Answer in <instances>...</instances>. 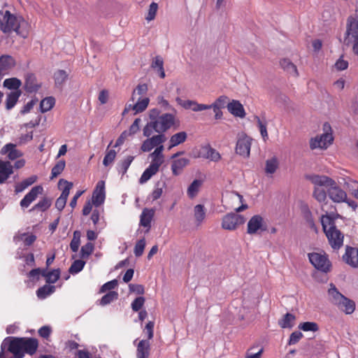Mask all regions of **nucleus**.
<instances>
[{"label": "nucleus", "instance_id": "4c0bfd02", "mask_svg": "<svg viewBox=\"0 0 358 358\" xmlns=\"http://www.w3.org/2000/svg\"><path fill=\"white\" fill-rule=\"evenodd\" d=\"M55 100L52 96H48L43 100L40 103V110L41 113H45L51 110L55 106Z\"/></svg>", "mask_w": 358, "mask_h": 358}, {"label": "nucleus", "instance_id": "9d476101", "mask_svg": "<svg viewBox=\"0 0 358 358\" xmlns=\"http://www.w3.org/2000/svg\"><path fill=\"white\" fill-rule=\"evenodd\" d=\"M345 34L344 41L347 45L358 40V17L348 18Z\"/></svg>", "mask_w": 358, "mask_h": 358}, {"label": "nucleus", "instance_id": "0e129e2a", "mask_svg": "<svg viewBox=\"0 0 358 358\" xmlns=\"http://www.w3.org/2000/svg\"><path fill=\"white\" fill-rule=\"evenodd\" d=\"M157 9H158V4L157 3L152 2L150 5L148 13L146 17V20L148 21H151L155 19Z\"/></svg>", "mask_w": 358, "mask_h": 358}, {"label": "nucleus", "instance_id": "cd10ccee", "mask_svg": "<svg viewBox=\"0 0 358 358\" xmlns=\"http://www.w3.org/2000/svg\"><path fill=\"white\" fill-rule=\"evenodd\" d=\"M206 210L203 205L197 204L194 208V217L197 226H199L205 220Z\"/></svg>", "mask_w": 358, "mask_h": 358}, {"label": "nucleus", "instance_id": "39448f33", "mask_svg": "<svg viewBox=\"0 0 358 358\" xmlns=\"http://www.w3.org/2000/svg\"><path fill=\"white\" fill-rule=\"evenodd\" d=\"M23 338L17 337L6 338L1 345L0 358H6L4 355V350L8 347V350L13 355L10 358H23Z\"/></svg>", "mask_w": 358, "mask_h": 358}, {"label": "nucleus", "instance_id": "13d9d810", "mask_svg": "<svg viewBox=\"0 0 358 358\" xmlns=\"http://www.w3.org/2000/svg\"><path fill=\"white\" fill-rule=\"evenodd\" d=\"M145 247V240L144 238L138 241L134 247L135 256L141 257L143 253Z\"/></svg>", "mask_w": 358, "mask_h": 358}, {"label": "nucleus", "instance_id": "393cba45", "mask_svg": "<svg viewBox=\"0 0 358 358\" xmlns=\"http://www.w3.org/2000/svg\"><path fill=\"white\" fill-rule=\"evenodd\" d=\"M336 306L338 309L348 315L352 313L355 310V303L345 296L336 305Z\"/></svg>", "mask_w": 358, "mask_h": 358}, {"label": "nucleus", "instance_id": "7ed1b4c3", "mask_svg": "<svg viewBox=\"0 0 358 358\" xmlns=\"http://www.w3.org/2000/svg\"><path fill=\"white\" fill-rule=\"evenodd\" d=\"M306 178L314 185L324 186L327 189L329 199L335 203L347 202V194L335 180L326 176L316 174L307 175Z\"/></svg>", "mask_w": 358, "mask_h": 358}, {"label": "nucleus", "instance_id": "052dcab7", "mask_svg": "<svg viewBox=\"0 0 358 358\" xmlns=\"http://www.w3.org/2000/svg\"><path fill=\"white\" fill-rule=\"evenodd\" d=\"M145 303V298L143 296H138L131 303V308L134 312L139 311Z\"/></svg>", "mask_w": 358, "mask_h": 358}, {"label": "nucleus", "instance_id": "5701e85b", "mask_svg": "<svg viewBox=\"0 0 358 358\" xmlns=\"http://www.w3.org/2000/svg\"><path fill=\"white\" fill-rule=\"evenodd\" d=\"M150 344L149 341L141 340L137 345L136 357L148 358L150 356Z\"/></svg>", "mask_w": 358, "mask_h": 358}, {"label": "nucleus", "instance_id": "a18cd8bd", "mask_svg": "<svg viewBox=\"0 0 358 358\" xmlns=\"http://www.w3.org/2000/svg\"><path fill=\"white\" fill-rule=\"evenodd\" d=\"M36 180V178H28L15 185V192L17 194L24 191L29 186L31 185Z\"/></svg>", "mask_w": 358, "mask_h": 358}, {"label": "nucleus", "instance_id": "e433bc0d", "mask_svg": "<svg viewBox=\"0 0 358 358\" xmlns=\"http://www.w3.org/2000/svg\"><path fill=\"white\" fill-rule=\"evenodd\" d=\"M322 186L315 185L313 190V197L320 203L324 202L327 199V190L322 188Z\"/></svg>", "mask_w": 358, "mask_h": 358}, {"label": "nucleus", "instance_id": "aec40b11", "mask_svg": "<svg viewBox=\"0 0 358 358\" xmlns=\"http://www.w3.org/2000/svg\"><path fill=\"white\" fill-rule=\"evenodd\" d=\"M1 155H7L10 160H15L22 156V152L16 149V145L13 143L5 145L1 150Z\"/></svg>", "mask_w": 358, "mask_h": 358}, {"label": "nucleus", "instance_id": "6e6552de", "mask_svg": "<svg viewBox=\"0 0 358 358\" xmlns=\"http://www.w3.org/2000/svg\"><path fill=\"white\" fill-rule=\"evenodd\" d=\"M308 258L310 262L315 268L323 272L329 271L331 264L326 256L317 252H313L308 254Z\"/></svg>", "mask_w": 358, "mask_h": 358}, {"label": "nucleus", "instance_id": "f704fd0d", "mask_svg": "<svg viewBox=\"0 0 358 358\" xmlns=\"http://www.w3.org/2000/svg\"><path fill=\"white\" fill-rule=\"evenodd\" d=\"M295 319L296 317L293 314L287 313L283 316L282 320H279L278 324L283 329H291L294 326Z\"/></svg>", "mask_w": 358, "mask_h": 358}, {"label": "nucleus", "instance_id": "c9c22d12", "mask_svg": "<svg viewBox=\"0 0 358 358\" xmlns=\"http://www.w3.org/2000/svg\"><path fill=\"white\" fill-rule=\"evenodd\" d=\"M202 185V181L201 180H194L188 187L187 188V195L190 199H193L195 197L198 192H199V189Z\"/></svg>", "mask_w": 358, "mask_h": 358}, {"label": "nucleus", "instance_id": "0eeeda50", "mask_svg": "<svg viewBox=\"0 0 358 358\" xmlns=\"http://www.w3.org/2000/svg\"><path fill=\"white\" fill-rule=\"evenodd\" d=\"M245 222L243 215L236 213H230L225 215L222 220V227L224 229L234 231Z\"/></svg>", "mask_w": 358, "mask_h": 358}, {"label": "nucleus", "instance_id": "a878e982", "mask_svg": "<svg viewBox=\"0 0 358 358\" xmlns=\"http://www.w3.org/2000/svg\"><path fill=\"white\" fill-rule=\"evenodd\" d=\"M328 296L329 300L336 306L345 298V296L339 292L336 286L332 283L330 284V287L328 289Z\"/></svg>", "mask_w": 358, "mask_h": 358}, {"label": "nucleus", "instance_id": "680f3d73", "mask_svg": "<svg viewBox=\"0 0 358 358\" xmlns=\"http://www.w3.org/2000/svg\"><path fill=\"white\" fill-rule=\"evenodd\" d=\"M154 326L155 323L152 321H149L143 330V333L147 335L148 340L149 341L153 338L154 336Z\"/></svg>", "mask_w": 358, "mask_h": 358}, {"label": "nucleus", "instance_id": "f257e3e1", "mask_svg": "<svg viewBox=\"0 0 358 358\" xmlns=\"http://www.w3.org/2000/svg\"><path fill=\"white\" fill-rule=\"evenodd\" d=\"M150 121L143 128V136H151L154 132L164 134L175 124L176 115L173 113H163L158 108L151 109L149 112Z\"/></svg>", "mask_w": 358, "mask_h": 358}, {"label": "nucleus", "instance_id": "2f4dec72", "mask_svg": "<svg viewBox=\"0 0 358 358\" xmlns=\"http://www.w3.org/2000/svg\"><path fill=\"white\" fill-rule=\"evenodd\" d=\"M186 139L187 134L185 131H180L173 135L169 140L170 145L169 149L170 150L172 148L178 145L179 144L182 143L185 141Z\"/></svg>", "mask_w": 358, "mask_h": 358}, {"label": "nucleus", "instance_id": "f8f14e48", "mask_svg": "<svg viewBox=\"0 0 358 358\" xmlns=\"http://www.w3.org/2000/svg\"><path fill=\"white\" fill-rule=\"evenodd\" d=\"M259 230H266V226L264 224L263 217L259 215L252 216L248 222L247 233L249 234H255Z\"/></svg>", "mask_w": 358, "mask_h": 358}, {"label": "nucleus", "instance_id": "c85d7f7f", "mask_svg": "<svg viewBox=\"0 0 358 358\" xmlns=\"http://www.w3.org/2000/svg\"><path fill=\"white\" fill-rule=\"evenodd\" d=\"M202 156L213 162H217L221 158L220 153L210 146H205L202 148Z\"/></svg>", "mask_w": 358, "mask_h": 358}, {"label": "nucleus", "instance_id": "de8ad7c7", "mask_svg": "<svg viewBox=\"0 0 358 358\" xmlns=\"http://www.w3.org/2000/svg\"><path fill=\"white\" fill-rule=\"evenodd\" d=\"M65 165L66 162L63 159L57 162V163L52 169L50 178L53 179L60 175L64 171Z\"/></svg>", "mask_w": 358, "mask_h": 358}, {"label": "nucleus", "instance_id": "338daca9", "mask_svg": "<svg viewBox=\"0 0 358 358\" xmlns=\"http://www.w3.org/2000/svg\"><path fill=\"white\" fill-rule=\"evenodd\" d=\"M302 337L303 334L301 331H296L292 332L289 336L288 345H292L297 343Z\"/></svg>", "mask_w": 358, "mask_h": 358}, {"label": "nucleus", "instance_id": "58836bf2", "mask_svg": "<svg viewBox=\"0 0 358 358\" xmlns=\"http://www.w3.org/2000/svg\"><path fill=\"white\" fill-rule=\"evenodd\" d=\"M150 102V99L147 97L139 99L137 102L132 106V110H135L134 114L144 111Z\"/></svg>", "mask_w": 358, "mask_h": 358}, {"label": "nucleus", "instance_id": "2eb2a0df", "mask_svg": "<svg viewBox=\"0 0 358 358\" xmlns=\"http://www.w3.org/2000/svg\"><path fill=\"white\" fill-rule=\"evenodd\" d=\"M43 188L41 185H37L31 189V190L20 201V206L22 208H27L36 199L39 194L43 193Z\"/></svg>", "mask_w": 358, "mask_h": 358}, {"label": "nucleus", "instance_id": "774afa93", "mask_svg": "<svg viewBox=\"0 0 358 358\" xmlns=\"http://www.w3.org/2000/svg\"><path fill=\"white\" fill-rule=\"evenodd\" d=\"M151 67L154 69H157V70L164 68V60L162 57L159 55L154 57L151 64Z\"/></svg>", "mask_w": 358, "mask_h": 358}, {"label": "nucleus", "instance_id": "f3484780", "mask_svg": "<svg viewBox=\"0 0 358 358\" xmlns=\"http://www.w3.org/2000/svg\"><path fill=\"white\" fill-rule=\"evenodd\" d=\"M41 87V84L37 82L36 78L33 73L26 76L24 87L27 93L36 92Z\"/></svg>", "mask_w": 358, "mask_h": 358}, {"label": "nucleus", "instance_id": "20e7f679", "mask_svg": "<svg viewBox=\"0 0 358 358\" xmlns=\"http://www.w3.org/2000/svg\"><path fill=\"white\" fill-rule=\"evenodd\" d=\"M338 214H326L322 216L321 223L331 247L334 250L340 249L343 245V234L337 229L336 220Z\"/></svg>", "mask_w": 358, "mask_h": 358}, {"label": "nucleus", "instance_id": "a211bd4d", "mask_svg": "<svg viewBox=\"0 0 358 358\" xmlns=\"http://www.w3.org/2000/svg\"><path fill=\"white\" fill-rule=\"evenodd\" d=\"M155 215V210L152 208H144L140 216V225L147 228L148 232L151 228V222Z\"/></svg>", "mask_w": 358, "mask_h": 358}, {"label": "nucleus", "instance_id": "473e14b6", "mask_svg": "<svg viewBox=\"0 0 358 358\" xmlns=\"http://www.w3.org/2000/svg\"><path fill=\"white\" fill-rule=\"evenodd\" d=\"M52 204V200L48 197H44L41 199L36 204H35L30 210L29 212L35 210H40L42 212L48 209Z\"/></svg>", "mask_w": 358, "mask_h": 358}, {"label": "nucleus", "instance_id": "423d86ee", "mask_svg": "<svg viewBox=\"0 0 358 358\" xmlns=\"http://www.w3.org/2000/svg\"><path fill=\"white\" fill-rule=\"evenodd\" d=\"M324 127V129H327L325 133L310 139V148L312 150L317 148L325 150L332 143L334 138L332 134L328 132V130L331 131L330 125L328 123H325Z\"/></svg>", "mask_w": 358, "mask_h": 358}, {"label": "nucleus", "instance_id": "9b49d317", "mask_svg": "<svg viewBox=\"0 0 358 358\" xmlns=\"http://www.w3.org/2000/svg\"><path fill=\"white\" fill-rule=\"evenodd\" d=\"M62 184L64 185V187L62 189L61 195L55 202V207L59 211H62L64 208L70 193V190L73 187L72 182H70L64 179H60L58 183L59 187H60Z\"/></svg>", "mask_w": 358, "mask_h": 358}, {"label": "nucleus", "instance_id": "a19ab883", "mask_svg": "<svg viewBox=\"0 0 358 358\" xmlns=\"http://www.w3.org/2000/svg\"><path fill=\"white\" fill-rule=\"evenodd\" d=\"M118 298V293L115 291H110L102 296L99 304L101 306H106Z\"/></svg>", "mask_w": 358, "mask_h": 358}, {"label": "nucleus", "instance_id": "bb28decb", "mask_svg": "<svg viewBox=\"0 0 358 358\" xmlns=\"http://www.w3.org/2000/svg\"><path fill=\"white\" fill-rule=\"evenodd\" d=\"M15 66V59L8 55H3L0 57V71H7Z\"/></svg>", "mask_w": 358, "mask_h": 358}, {"label": "nucleus", "instance_id": "49530a36", "mask_svg": "<svg viewBox=\"0 0 358 358\" xmlns=\"http://www.w3.org/2000/svg\"><path fill=\"white\" fill-rule=\"evenodd\" d=\"M68 74L64 70H58L54 74L55 85L62 86L67 80Z\"/></svg>", "mask_w": 358, "mask_h": 358}, {"label": "nucleus", "instance_id": "79ce46f5", "mask_svg": "<svg viewBox=\"0 0 358 358\" xmlns=\"http://www.w3.org/2000/svg\"><path fill=\"white\" fill-rule=\"evenodd\" d=\"M134 157L133 156H128L126 159L120 162L117 166V171L119 173H121L122 175H124L130 164H131L132 161L134 160Z\"/></svg>", "mask_w": 358, "mask_h": 358}, {"label": "nucleus", "instance_id": "864d4df0", "mask_svg": "<svg viewBox=\"0 0 358 358\" xmlns=\"http://www.w3.org/2000/svg\"><path fill=\"white\" fill-rule=\"evenodd\" d=\"M158 171H156L155 169H152V167L150 166H148L143 173V174L141 175L140 179H139V182L141 184H143L145 182H146L148 180H149L152 176H154L155 174H156Z\"/></svg>", "mask_w": 358, "mask_h": 358}, {"label": "nucleus", "instance_id": "69168bd1", "mask_svg": "<svg viewBox=\"0 0 358 358\" xmlns=\"http://www.w3.org/2000/svg\"><path fill=\"white\" fill-rule=\"evenodd\" d=\"M256 119L257 121V125L259 129L260 134L264 140L266 141L268 138L266 124V123H264L259 117H256Z\"/></svg>", "mask_w": 358, "mask_h": 358}, {"label": "nucleus", "instance_id": "e2e57ef3", "mask_svg": "<svg viewBox=\"0 0 358 358\" xmlns=\"http://www.w3.org/2000/svg\"><path fill=\"white\" fill-rule=\"evenodd\" d=\"M118 282L117 280L114 279L113 280L108 281L103 284L101 289L100 292H105L106 291H112L113 289H115L117 286Z\"/></svg>", "mask_w": 358, "mask_h": 358}, {"label": "nucleus", "instance_id": "ddd939ff", "mask_svg": "<svg viewBox=\"0 0 358 358\" xmlns=\"http://www.w3.org/2000/svg\"><path fill=\"white\" fill-rule=\"evenodd\" d=\"M105 198V182L103 180H100L97 182L93 192L92 203L96 207H98L104 203Z\"/></svg>", "mask_w": 358, "mask_h": 358}, {"label": "nucleus", "instance_id": "c03bdc74", "mask_svg": "<svg viewBox=\"0 0 358 358\" xmlns=\"http://www.w3.org/2000/svg\"><path fill=\"white\" fill-rule=\"evenodd\" d=\"M157 103L163 110H171L173 112L172 113L176 115V110L169 103L166 99H164L163 96H158L157 97Z\"/></svg>", "mask_w": 358, "mask_h": 358}, {"label": "nucleus", "instance_id": "ea45409f", "mask_svg": "<svg viewBox=\"0 0 358 358\" xmlns=\"http://www.w3.org/2000/svg\"><path fill=\"white\" fill-rule=\"evenodd\" d=\"M278 168V161L275 157H273L271 159L266 160L265 172L267 174L274 173L276 171Z\"/></svg>", "mask_w": 358, "mask_h": 358}, {"label": "nucleus", "instance_id": "b1692460", "mask_svg": "<svg viewBox=\"0 0 358 358\" xmlns=\"http://www.w3.org/2000/svg\"><path fill=\"white\" fill-rule=\"evenodd\" d=\"M189 159L186 157L174 159L171 164V171L173 175L178 176L181 173L182 169L189 164Z\"/></svg>", "mask_w": 358, "mask_h": 358}, {"label": "nucleus", "instance_id": "f03ea898", "mask_svg": "<svg viewBox=\"0 0 358 358\" xmlns=\"http://www.w3.org/2000/svg\"><path fill=\"white\" fill-rule=\"evenodd\" d=\"M30 25L20 16L12 14L9 10H0V30L4 34L13 31L23 38H26L29 32Z\"/></svg>", "mask_w": 358, "mask_h": 358}, {"label": "nucleus", "instance_id": "37998d69", "mask_svg": "<svg viewBox=\"0 0 358 358\" xmlns=\"http://www.w3.org/2000/svg\"><path fill=\"white\" fill-rule=\"evenodd\" d=\"M22 82L17 78H7L3 81V86L9 90H19Z\"/></svg>", "mask_w": 358, "mask_h": 358}, {"label": "nucleus", "instance_id": "4d7b16f0", "mask_svg": "<svg viewBox=\"0 0 358 358\" xmlns=\"http://www.w3.org/2000/svg\"><path fill=\"white\" fill-rule=\"evenodd\" d=\"M228 101L229 98L227 96H220L215 101L214 103H213L212 104H209L210 109H211V108L217 107H218V108L220 109L224 108Z\"/></svg>", "mask_w": 358, "mask_h": 358}, {"label": "nucleus", "instance_id": "412c9836", "mask_svg": "<svg viewBox=\"0 0 358 358\" xmlns=\"http://www.w3.org/2000/svg\"><path fill=\"white\" fill-rule=\"evenodd\" d=\"M13 167L9 162L0 160V184L5 182L13 173Z\"/></svg>", "mask_w": 358, "mask_h": 358}, {"label": "nucleus", "instance_id": "7c9ffc66", "mask_svg": "<svg viewBox=\"0 0 358 358\" xmlns=\"http://www.w3.org/2000/svg\"><path fill=\"white\" fill-rule=\"evenodd\" d=\"M20 95L21 92L20 90L11 92L7 94L6 100V108L7 110H10L15 106Z\"/></svg>", "mask_w": 358, "mask_h": 358}, {"label": "nucleus", "instance_id": "dca6fc26", "mask_svg": "<svg viewBox=\"0 0 358 358\" xmlns=\"http://www.w3.org/2000/svg\"><path fill=\"white\" fill-rule=\"evenodd\" d=\"M343 259L350 266L358 267V249L347 246Z\"/></svg>", "mask_w": 358, "mask_h": 358}, {"label": "nucleus", "instance_id": "8fccbe9b", "mask_svg": "<svg viewBox=\"0 0 358 358\" xmlns=\"http://www.w3.org/2000/svg\"><path fill=\"white\" fill-rule=\"evenodd\" d=\"M94 245L92 243L88 242L81 247L80 256L82 259L88 258L89 256L93 252Z\"/></svg>", "mask_w": 358, "mask_h": 358}, {"label": "nucleus", "instance_id": "603ef678", "mask_svg": "<svg viewBox=\"0 0 358 358\" xmlns=\"http://www.w3.org/2000/svg\"><path fill=\"white\" fill-rule=\"evenodd\" d=\"M299 329L303 331H318L319 327L316 322H305L299 324Z\"/></svg>", "mask_w": 358, "mask_h": 358}, {"label": "nucleus", "instance_id": "1a4fd4ad", "mask_svg": "<svg viewBox=\"0 0 358 358\" xmlns=\"http://www.w3.org/2000/svg\"><path fill=\"white\" fill-rule=\"evenodd\" d=\"M252 138L246 136L245 134L238 135L236 145V154L248 157L250 156Z\"/></svg>", "mask_w": 358, "mask_h": 358}, {"label": "nucleus", "instance_id": "6ab92c4d", "mask_svg": "<svg viewBox=\"0 0 358 358\" xmlns=\"http://www.w3.org/2000/svg\"><path fill=\"white\" fill-rule=\"evenodd\" d=\"M228 111L234 115L235 117H244L245 116V112L243 106L239 101L232 100L227 105Z\"/></svg>", "mask_w": 358, "mask_h": 358}, {"label": "nucleus", "instance_id": "6e6d98bb", "mask_svg": "<svg viewBox=\"0 0 358 358\" xmlns=\"http://www.w3.org/2000/svg\"><path fill=\"white\" fill-rule=\"evenodd\" d=\"M116 157V152L114 150H106L105 157L103 160V164L105 166L111 165Z\"/></svg>", "mask_w": 358, "mask_h": 358}, {"label": "nucleus", "instance_id": "bf43d9fd", "mask_svg": "<svg viewBox=\"0 0 358 358\" xmlns=\"http://www.w3.org/2000/svg\"><path fill=\"white\" fill-rule=\"evenodd\" d=\"M19 238L22 241H23L24 245L26 246H29L32 245L34 241L36 240V236L34 234H29L28 235L26 233L22 234Z\"/></svg>", "mask_w": 358, "mask_h": 358}, {"label": "nucleus", "instance_id": "5fc2aeb1", "mask_svg": "<svg viewBox=\"0 0 358 358\" xmlns=\"http://www.w3.org/2000/svg\"><path fill=\"white\" fill-rule=\"evenodd\" d=\"M60 277V269H53L49 271L46 275V282L49 284H53L56 282Z\"/></svg>", "mask_w": 358, "mask_h": 358}, {"label": "nucleus", "instance_id": "72a5a7b5", "mask_svg": "<svg viewBox=\"0 0 358 358\" xmlns=\"http://www.w3.org/2000/svg\"><path fill=\"white\" fill-rule=\"evenodd\" d=\"M55 291V287L50 285H45L43 287L38 288L36 291V295L38 298L44 299L49 295L54 293Z\"/></svg>", "mask_w": 358, "mask_h": 358}, {"label": "nucleus", "instance_id": "4468645a", "mask_svg": "<svg viewBox=\"0 0 358 358\" xmlns=\"http://www.w3.org/2000/svg\"><path fill=\"white\" fill-rule=\"evenodd\" d=\"M166 140V138L164 134H157L152 137H148V138L142 143L141 149L143 152H150L155 147H157L165 142Z\"/></svg>", "mask_w": 358, "mask_h": 358}, {"label": "nucleus", "instance_id": "c756f323", "mask_svg": "<svg viewBox=\"0 0 358 358\" xmlns=\"http://www.w3.org/2000/svg\"><path fill=\"white\" fill-rule=\"evenodd\" d=\"M281 67L288 74L297 77L299 75L296 66L288 59H283L280 62Z\"/></svg>", "mask_w": 358, "mask_h": 358}, {"label": "nucleus", "instance_id": "3c124183", "mask_svg": "<svg viewBox=\"0 0 358 358\" xmlns=\"http://www.w3.org/2000/svg\"><path fill=\"white\" fill-rule=\"evenodd\" d=\"M85 265V261L81 259L75 260L70 266L69 271L71 274H77L83 269Z\"/></svg>", "mask_w": 358, "mask_h": 358}, {"label": "nucleus", "instance_id": "4be33fe9", "mask_svg": "<svg viewBox=\"0 0 358 358\" xmlns=\"http://www.w3.org/2000/svg\"><path fill=\"white\" fill-rule=\"evenodd\" d=\"M23 338V350L24 354L27 353L30 355H34L38 348V343L36 338Z\"/></svg>", "mask_w": 358, "mask_h": 358}, {"label": "nucleus", "instance_id": "09e8293b", "mask_svg": "<svg viewBox=\"0 0 358 358\" xmlns=\"http://www.w3.org/2000/svg\"><path fill=\"white\" fill-rule=\"evenodd\" d=\"M187 104V109H192L194 112H199L210 109L209 105L199 103L195 101L189 100Z\"/></svg>", "mask_w": 358, "mask_h": 358}]
</instances>
